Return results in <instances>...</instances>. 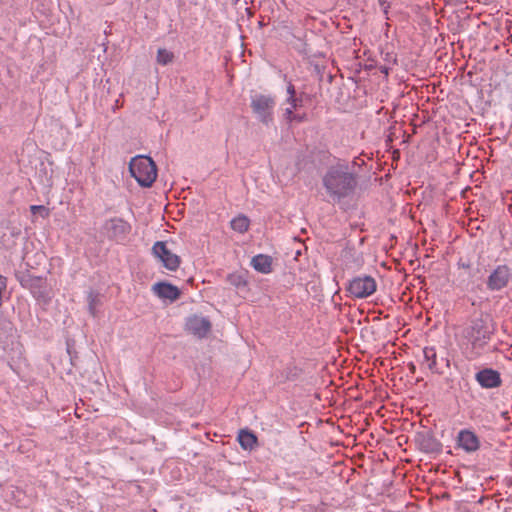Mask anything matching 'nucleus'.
Instances as JSON below:
<instances>
[{"instance_id":"obj_7","label":"nucleus","mask_w":512,"mask_h":512,"mask_svg":"<svg viewBox=\"0 0 512 512\" xmlns=\"http://www.w3.org/2000/svg\"><path fill=\"white\" fill-rule=\"evenodd\" d=\"M490 332L487 322L479 318L472 321L467 335L474 347H482L489 339Z\"/></svg>"},{"instance_id":"obj_15","label":"nucleus","mask_w":512,"mask_h":512,"mask_svg":"<svg viewBox=\"0 0 512 512\" xmlns=\"http://www.w3.org/2000/svg\"><path fill=\"white\" fill-rule=\"evenodd\" d=\"M272 257L265 254H258L251 259V266L260 273L269 274L272 272Z\"/></svg>"},{"instance_id":"obj_5","label":"nucleus","mask_w":512,"mask_h":512,"mask_svg":"<svg viewBox=\"0 0 512 512\" xmlns=\"http://www.w3.org/2000/svg\"><path fill=\"white\" fill-rule=\"evenodd\" d=\"M152 253L161 261L166 269L176 271L179 268L181 263L180 257L167 247L166 242L157 241L154 243Z\"/></svg>"},{"instance_id":"obj_23","label":"nucleus","mask_w":512,"mask_h":512,"mask_svg":"<svg viewBox=\"0 0 512 512\" xmlns=\"http://www.w3.org/2000/svg\"><path fill=\"white\" fill-rule=\"evenodd\" d=\"M89 299H90V309L92 311L94 309L93 303H95V300H94V297L92 294L89 295Z\"/></svg>"},{"instance_id":"obj_1","label":"nucleus","mask_w":512,"mask_h":512,"mask_svg":"<svg viewBox=\"0 0 512 512\" xmlns=\"http://www.w3.org/2000/svg\"><path fill=\"white\" fill-rule=\"evenodd\" d=\"M323 185L333 199L340 200L354 191L357 182L354 174L349 172L348 166L338 162L324 175Z\"/></svg>"},{"instance_id":"obj_2","label":"nucleus","mask_w":512,"mask_h":512,"mask_svg":"<svg viewBox=\"0 0 512 512\" xmlns=\"http://www.w3.org/2000/svg\"><path fill=\"white\" fill-rule=\"evenodd\" d=\"M129 171L139 185L150 187L157 178L154 161L147 156H136L129 163Z\"/></svg>"},{"instance_id":"obj_17","label":"nucleus","mask_w":512,"mask_h":512,"mask_svg":"<svg viewBox=\"0 0 512 512\" xmlns=\"http://www.w3.org/2000/svg\"><path fill=\"white\" fill-rule=\"evenodd\" d=\"M231 229L244 234L248 231L250 226V220L247 216L243 214H239L238 216L234 217L230 222Z\"/></svg>"},{"instance_id":"obj_18","label":"nucleus","mask_w":512,"mask_h":512,"mask_svg":"<svg viewBox=\"0 0 512 512\" xmlns=\"http://www.w3.org/2000/svg\"><path fill=\"white\" fill-rule=\"evenodd\" d=\"M423 356L428 369L435 372L437 370V354L435 348L425 347L423 349Z\"/></svg>"},{"instance_id":"obj_21","label":"nucleus","mask_w":512,"mask_h":512,"mask_svg":"<svg viewBox=\"0 0 512 512\" xmlns=\"http://www.w3.org/2000/svg\"><path fill=\"white\" fill-rule=\"evenodd\" d=\"M287 93L289 94V97L287 100L299 99L298 97H296L295 88L291 84L287 87Z\"/></svg>"},{"instance_id":"obj_14","label":"nucleus","mask_w":512,"mask_h":512,"mask_svg":"<svg viewBox=\"0 0 512 512\" xmlns=\"http://www.w3.org/2000/svg\"><path fill=\"white\" fill-rule=\"evenodd\" d=\"M458 445L465 451L472 452L479 448V440L473 432L462 430L458 435Z\"/></svg>"},{"instance_id":"obj_10","label":"nucleus","mask_w":512,"mask_h":512,"mask_svg":"<svg viewBox=\"0 0 512 512\" xmlns=\"http://www.w3.org/2000/svg\"><path fill=\"white\" fill-rule=\"evenodd\" d=\"M510 268L507 265L498 266L493 273L490 275L488 280V286L491 289H501L507 285L510 279Z\"/></svg>"},{"instance_id":"obj_16","label":"nucleus","mask_w":512,"mask_h":512,"mask_svg":"<svg viewBox=\"0 0 512 512\" xmlns=\"http://www.w3.org/2000/svg\"><path fill=\"white\" fill-rule=\"evenodd\" d=\"M237 439L241 448L244 450L251 451L258 444V439L256 435L247 429H241L238 433Z\"/></svg>"},{"instance_id":"obj_22","label":"nucleus","mask_w":512,"mask_h":512,"mask_svg":"<svg viewBox=\"0 0 512 512\" xmlns=\"http://www.w3.org/2000/svg\"><path fill=\"white\" fill-rule=\"evenodd\" d=\"M461 268L463 269H470V263H465V262H459L458 264Z\"/></svg>"},{"instance_id":"obj_11","label":"nucleus","mask_w":512,"mask_h":512,"mask_svg":"<svg viewBox=\"0 0 512 512\" xmlns=\"http://www.w3.org/2000/svg\"><path fill=\"white\" fill-rule=\"evenodd\" d=\"M153 293L161 299H166L171 302L176 301L181 292L177 286L168 282H158L152 286Z\"/></svg>"},{"instance_id":"obj_3","label":"nucleus","mask_w":512,"mask_h":512,"mask_svg":"<svg viewBox=\"0 0 512 512\" xmlns=\"http://www.w3.org/2000/svg\"><path fill=\"white\" fill-rule=\"evenodd\" d=\"M250 106L253 114L262 122V124L268 125L272 120L276 106V98L269 93L253 91L250 96Z\"/></svg>"},{"instance_id":"obj_13","label":"nucleus","mask_w":512,"mask_h":512,"mask_svg":"<svg viewBox=\"0 0 512 512\" xmlns=\"http://www.w3.org/2000/svg\"><path fill=\"white\" fill-rule=\"evenodd\" d=\"M476 380L482 387L494 388L500 385V375L492 369H485L476 374Z\"/></svg>"},{"instance_id":"obj_8","label":"nucleus","mask_w":512,"mask_h":512,"mask_svg":"<svg viewBox=\"0 0 512 512\" xmlns=\"http://www.w3.org/2000/svg\"><path fill=\"white\" fill-rule=\"evenodd\" d=\"M108 235L116 240H123L131 232V225L122 218H112L105 224Z\"/></svg>"},{"instance_id":"obj_20","label":"nucleus","mask_w":512,"mask_h":512,"mask_svg":"<svg viewBox=\"0 0 512 512\" xmlns=\"http://www.w3.org/2000/svg\"><path fill=\"white\" fill-rule=\"evenodd\" d=\"M30 209H31V212H32L33 214H35V213H37V212H41L43 217H48V215H49V211H48V209H47V208H45V207H44V206H42V205H32V206L30 207Z\"/></svg>"},{"instance_id":"obj_19","label":"nucleus","mask_w":512,"mask_h":512,"mask_svg":"<svg viewBox=\"0 0 512 512\" xmlns=\"http://www.w3.org/2000/svg\"><path fill=\"white\" fill-rule=\"evenodd\" d=\"M173 60H174L173 52H171L167 49H164V48L158 49L157 56H156V61L158 64L165 66V65L172 63Z\"/></svg>"},{"instance_id":"obj_24","label":"nucleus","mask_w":512,"mask_h":512,"mask_svg":"<svg viewBox=\"0 0 512 512\" xmlns=\"http://www.w3.org/2000/svg\"><path fill=\"white\" fill-rule=\"evenodd\" d=\"M508 210L511 211L512 210V204H508Z\"/></svg>"},{"instance_id":"obj_9","label":"nucleus","mask_w":512,"mask_h":512,"mask_svg":"<svg viewBox=\"0 0 512 512\" xmlns=\"http://www.w3.org/2000/svg\"><path fill=\"white\" fill-rule=\"evenodd\" d=\"M186 327L187 330L193 335L199 338H203L209 333L211 329V323L205 317L193 315L188 318Z\"/></svg>"},{"instance_id":"obj_4","label":"nucleus","mask_w":512,"mask_h":512,"mask_svg":"<svg viewBox=\"0 0 512 512\" xmlns=\"http://www.w3.org/2000/svg\"><path fill=\"white\" fill-rule=\"evenodd\" d=\"M346 290L351 297L364 299L376 292L377 282L372 276L359 275L349 281Z\"/></svg>"},{"instance_id":"obj_6","label":"nucleus","mask_w":512,"mask_h":512,"mask_svg":"<svg viewBox=\"0 0 512 512\" xmlns=\"http://www.w3.org/2000/svg\"><path fill=\"white\" fill-rule=\"evenodd\" d=\"M281 117L286 124H300L305 117L302 111V99L286 100L284 107L281 108Z\"/></svg>"},{"instance_id":"obj_12","label":"nucleus","mask_w":512,"mask_h":512,"mask_svg":"<svg viewBox=\"0 0 512 512\" xmlns=\"http://www.w3.org/2000/svg\"><path fill=\"white\" fill-rule=\"evenodd\" d=\"M25 286L30 289L33 296L37 298L38 300L44 299L48 300L50 299V293L48 291V285L45 279L42 277H30L27 281Z\"/></svg>"}]
</instances>
